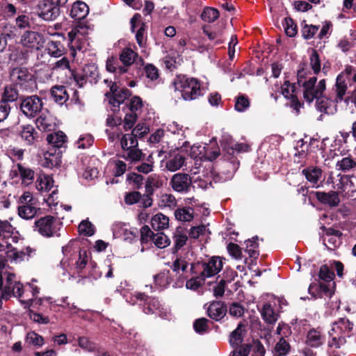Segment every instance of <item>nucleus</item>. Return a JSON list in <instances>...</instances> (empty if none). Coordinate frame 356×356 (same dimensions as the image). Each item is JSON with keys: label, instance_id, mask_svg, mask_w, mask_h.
Returning <instances> with one entry per match:
<instances>
[{"label": "nucleus", "instance_id": "nucleus-47", "mask_svg": "<svg viewBox=\"0 0 356 356\" xmlns=\"http://www.w3.org/2000/svg\"><path fill=\"white\" fill-rule=\"evenodd\" d=\"M218 17V10L211 7L205 8L201 15L202 19L208 23H212L215 22Z\"/></svg>", "mask_w": 356, "mask_h": 356}, {"label": "nucleus", "instance_id": "nucleus-1", "mask_svg": "<svg viewBox=\"0 0 356 356\" xmlns=\"http://www.w3.org/2000/svg\"><path fill=\"white\" fill-rule=\"evenodd\" d=\"M346 79L356 83V70L352 66H347L343 72L339 74L333 88L334 98L321 96L316 100V109L322 113L332 115L337 111V103L341 102L347 90Z\"/></svg>", "mask_w": 356, "mask_h": 356}, {"label": "nucleus", "instance_id": "nucleus-50", "mask_svg": "<svg viewBox=\"0 0 356 356\" xmlns=\"http://www.w3.org/2000/svg\"><path fill=\"white\" fill-rule=\"evenodd\" d=\"M257 237H254L252 239L245 241V251L248 252L250 257L257 258L259 255L257 250L258 243L257 242Z\"/></svg>", "mask_w": 356, "mask_h": 356}, {"label": "nucleus", "instance_id": "nucleus-44", "mask_svg": "<svg viewBox=\"0 0 356 356\" xmlns=\"http://www.w3.org/2000/svg\"><path fill=\"white\" fill-rule=\"evenodd\" d=\"M66 136L62 131L55 132L47 136V140L49 144L60 147L65 142Z\"/></svg>", "mask_w": 356, "mask_h": 356}, {"label": "nucleus", "instance_id": "nucleus-29", "mask_svg": "<svg viewBox=\"0 0 356 356\" xmlns=\"http://www.w3.org/2000/svg\"><path fill=\"white\" fill-rule=\"evenodd\" d=\"M324 341V337L321 332L317 329L310 330L306 337V343L313 348L320 346Z\"/></svg>", "mask_w": 356, "mask_h": 356}, {"label": "nucleus", "instance_id": "nucleus-16", "mask_svg": "<svg viewBox=\"0 0 356 356\" xmlns=\"http://www.w3.org/2000/svg\"><path fill=\"white\" fill-rule=\"evenodd\" d=\"M281 92L285 98L291 99V107H292L298 114L301 107V104L298 99V91L296 84L291 83L289 81H285L282 86Z\"/></svg>", "mask_w": 356, "mask_h": 356}, {"label": "nucleus", "instance_id": "nucleus-46", "mask_svg": "<svg viewBox=\"0 0 356 356\" xmlns=\"http://www.w3.org/2000/svg\"><path fill=\"white\" fill-rule=\"evenodd\" d=\"M175 216L178 220L191 221L193 218V209L190 207L178 209L175 211Z\"/></svg>", "mask_w": 356, "mask_h": 356}, {"label": "nucleus", "instance_id": "nucleus-38", "mask_svg": "<svg viewBox=\"0 0 356 356\" xmlns=\"http://www.w3.org/2000/svg\"><path fill=\"white\" fill-rule=\"evenodd\" d=\"M23 184L28 186L32 183L34 178V172L21 164L17 165Z\"/></svg>", "mask_w": 356, "mask_h": 356}, {"label": "nucleus", "instance_id": "nucleus-48", "mask_svg": "<svg viewBox=\"0 0 356 356\" xmlns=\"http://www.w3.org/2000/svg\"><path fill=\"white\" fill-rule=\"evenodd\" d=\"M26 341L28 344L32 345L37 348L42 347L44 343L43 337L35 332L27 333Z\"/></svg>", "mask_w": 356, "mask_h": 356}, {"label": "nucleus", "instance_id": "nucleus-10", "mask_svg": "<svg viewBox=\"0 0 356 356\" xmlns=\"http://www.w3.org/2000/svg\"><path fill=\"white\" fill-rule=\"evenodd\" d=\"M201 275L204 278L211 277L217 275L223 267L222 260L219 257H213L207 261L197 264Z\"/></svg>", "mask_w": 356, "mask_h": 356}, {"label": "nucleus", "instance_id": "nucleus-55", "mask_svg": "<svg viewBox=\"0 0 356 356\" xmlns=\"http://www.w3.org/2000/svg\"><path fill=\"white\" fill-rule=\"evenodd\" d=\"M17 92L16 89L12 86H7L4 88L3 93L2 101L8 104V102H12L17 99Z\"/></svg>", "mask_w": 356, "mask_h": 356}, {"label": "nucleus", "instance_id": "nucleus-30", "mask_svg": "<svg viewBox=\"0 0 356 356\" xmlns=\"http://www.w3.org/2000/svg\"><path fill=\"white\" fill-rule=\"evenodd\" d=\"M188 263L182 257H179L175 259L172 265V270L179 276L181 282H183L188 276L186 275L187 273Z\"/></svg>", "mask_w": 356, "mask_h": 356}, {"label": "nucleus", "instance_id": "nucleus-54", "mask_svg": "<svg viewBox=\"0 0 356 356\" xmlns=\"http://www.w3.org/2000/svg\"><path fill=\"white\" fill-rule=\"evenodd\" d=\"M121 146L124 150L131 147H136L138 146V140L131 133L127 134L121 138Z\"/></svg>", "mask_w": 356, "mask_h": 356}, {"label": "nucleus", "instance_id": "nucleus-4", "mask_svg": "<svg viewBox=\"0 0 356 356\" xmlns=\"http://www.w3.org/2000/svg\"><path fill=\"white\" fill-rule=\"evenodd\" d=\"M173 85L175 90L179 91L186 101L194 100L202 95L200 84L196 79L182 75L177 76Z\"/></svg>", "mask_w": 356, "mask_h": 356}, {"label": "nucleus", "instance_id": "nucleus-22", "mask_svg": "<svg viewBox=\"0 0 356 356\" xmlns=\"http://www.w3.org/2000/svg\"><path fill=\"white\" fill-rule=\"evenodd\" d=\"M35 124L40 130L43 131H50L55 127L54 120L47 111L42 112L36 119Z\"/></svg>", "mask_w": 356, "mask_h": 356}, {"label": "nucleus", "instance_id": "nucleus-45", "mask_svg": "<svg viewBox=\"0 0 356 356\" xmlns=\"http://www.w3.org/2000/svg\"><path fill=\"white\" fill-rule=\"evenodd\" d=\"M289 343L283 337H280L275 346L273 356H284L289 353Z\"/></svg>", "mask_w": 356, "mask_h": 356}, {"label": "nucleus", "instance_id": "nucleus-56", "mask_svg": "<svg viewBox=\"0 0 356 356\" xmlns=\"http://www.w3.org/2000/svg\"><path fill=\"white\" fill-rule=\"evenodd\" d=\"M169 271H163L154 277V283L159 287H165L170 283Z\"/></svg>", "mask_w": 356, "mask_h": 356}, {"label": "nucleus", "instance_id": "nucleus-35", "mask_svg": "<svg viewBox=\"0 0 356 356\" xmlns=\"http://www.w3.org/2000/svg\"><path fill=\"white\" fill-rule=\"evenodd\" d=\"M309 293L314 298H322L323 295L330 297L332 291L327 284H321L319 287L310 284L308 289Z\"/></svg>", "mask_w": 356, "mask_h": 356}, {"label": "nucleus", "instance_id": "nucleus-11", "mask_svg": "<svg viewBox=\"0 0 356 356\" xmlns=\"http://www.w3.org/2000/svg\"><path fill=\"white\" fill-rule=\"evenodd\" d=\"M192 182L193 178L188 174L178 172L172 176L170 185L175 191L186 193L191 190Z\"/></svg>", "mask_w": 356, "mask_h": 356}, {"label": "nucleus", "instance_id": "nucleus-20", "mask_svg": "<svg viewBox=\"0 0 356 356\" xmlns=\"http://www.w3.org/2000/svg\"><path fill=\"white\" fill-rule=\"evenodd\" d=\"M220 154L219 149L216 148L215 150L211 151L209 149V147L206 149L205 146H202L198 144L193 145L191 148V155L193 157L200 156L205 157L209 161H212L217 158Z\"/></svg>", "mask_w": 356, "mask_h": 356}, {"label": "nucleus", "instance_id": "nucleus-7", "mask_svg": "<svg viewBox=\"0 0 356 356\" xmlns=\"http://www.w3.org/2000/svg\"><path fill=\"white\" fill-rule=\"evenodd\" d=\"M13 81L25 91L31 92L36 88L33 74L25 67L14 68L10 74Z\"/></svg>", "mask_w": 356, "mask_h": 356}, {"label": "nucleus", "instance_id": "nucleus-49", "mask_svg": "<svg viewBox=\"0 0 356 356\" xmlns=\"http://www.w3.org/2000/svg\"><path fill=\"white\" fill-rule=\"evenodd\" d=\"M188 236L181 228H177L174 234L175 246L177 249L182 248L186 243Z\"/></svg>", "mask_w": 356, "mask_h": 356}, {"label": "nucleus", "instance_id": "nucleus-8", "mask_svg": "<svg viewBox=\"0 0 356 356\" xmlns=\"http://www.w3.org/2000/svg\"><path fill=\"white\" fill-rule=\"evenodd\" d=\"M19 44L29 51L40 50L45 44L43 33L35 31H25L20 36Z\"/></svg>", "mask_w": 356, "mask_h": 356}, {"label": "nucleus", "instance_id": "nucleus-27", "mask_svg": "<svg viewBox=\"0 0 356 356\" xmlns=\"http://www.w3.org/2000/svg\"><path fill=\"white\" fill-rule=\"evenodd\" d=\"M89 13L88 5L82 1H76L72 7L70 15L75 20L84 19Z\"/></svg>", "mask_w": 356, "mask_h": 356}, {"label": "nucleus", "instance_id": "nucleus-39", "mask_svg": "<svg viewBox=\"0 0 356 356\" xmlns=\"http://www.w3.org/2000/svg\"><path fill=\"white\" fill-rule=\"evenodd\" d=\"M13 226L8 220H0V242L4 243L8 238H13L14 236H11L13 232Z\"/></svg>", "mask_w": 356, "mask_h": 356}, {"label": "nucleus", "instance_id": "nucleus-52", "mask_svg": "<svg viewBox=\"0 0 356 356\" xmlns=\"http://www.w3.org/2000/svg\"><path fill=\"white\" fill-rule=\"evenodd\" d=\"M356 166V162L350 157H344L337 161L336 167L337 170L346 172Z\"/></svg>", "mask_w": 356, "mask_h": 356}, {"label": "nucleus", "instance_id": "nucleus-13", "mask_svg": "<svg viewBox=\"0 0 356 356\" xmlns=\"http://www.w3.org/2000/svg\"><path fill=\"white\" fill-rule=\"evenodd\" d=\"M42 99L36 95L27 97L21 103L22 111L29 118L35 116L38 113L42 111Z\"/></svg>", "mask_w": 356, "mask_h": 356}, {"label": "nucleus", "instance_id": "nucleus-43", "mask_svg": "<svg viewBox=\"0 0 356 356\" xmlns=\"http://www.w3.org/2000/svg\"><path fill=\"white\" fill-rule=\"evenodd\" d=\"M244 332V327L241 324H239L238 327L234 330L230 336L229 342L232 347L238 346L243 341V333Z\"/></svg>", "mask_w": 356, "mask_h": 356}, {"label": "nucleus", "instance_id": "nucleus-34", "mask_svg": "<svg viewBox=\"0 0 356 356\" xmlns=\"http://www.w3.org/2000/svg\"><path fill=\"white\" fill-rule=\"evenodd\" d=\"M151 225L155 230H163L169 226V218L163 213H157L151 218Z\"/></svg>", "mask_w": 356, "mask_h": 356}, {"label": "nucleus", "instance_id": "nucleus-12", "mask_svg": "<svg viewBox=\"0 0 356 356\" xmlns=\"http://www.w3.org/2000/svg\"><path fill=\"white\" fill-rule=\"evenodd\" d=\"M280 300L278 298L270 297V299L264 304L261 309V314L262 318L269 324L275 323L279 316L278 314V305Z\"/></svg>", "mask_w": 356, "mask_h": 356}, {"label": "nucleus", "instance_id": "nucleus-23", "mask_svg": "<svg viewBox=\"0 0 356 356\" xmlns=\"http://www.w3.org/2000/svg\"><path fill=\"white\" fill-rule=\"evenodd\" d=\"M184 165L186 157L181 154H170L165 162V167L170 172H176Z\"/></svg>", "mask_w": 356, "mask_h": 356}, {"label": "nucleus", "instance_id": "nucleus-2", "mask_svg": "<svg viewBox=\"0 0 356 356\" xmlns=\"http://www.w3.org/2000/svg\"><path fill=\"white\" fill-rule=\"evenodd\" d=\"M13 296L22 297V284L16 280L14 273L6 264L4 259H0V307L2 298L8 299Z\"/></svg>", "mask_w": 356, "mask_h": 356}, {"label": "nucleus", "instance_id": "nucleus-9", "mask_svg": "<svg viewBox=\"0 0 356 356\" xmlns=\"http://www.w3.org/2000/svg\"><path fill=\"white\" fill-rule=\"evenodd\" d=\"M129 95V91L127 89L119 90L115 83L111 85L110 92L106 93L111 109L113 113L119 111L120 104H122Z\"/></svg>", "mask_w": 356, "mask_h": 356}, {"label": "nucleus", "instance_id": "nucleus-26", "mask_svg": "<svg viewBox=\"0 0 356 356\" xmlns=\"http://www.w3.org/2000/svg\"><path fill=\"white\" fill-rule=\"evenodd\" d=\"M119 58L123 66L127 70L129 66L133 65L138 60H141L138 54L129 47L124 48L122 50Z\"/></svg>", "mask_w": 356, "mask_h": 356}, {"label": "nucleus", "instance_id": "nucleus-60", "mask_svg": "<svg viewBox=\"0 0 356 356\" xmlns=\"http://www.w3.org/2000/svg\"><path fill=\"white\" fill-rule=\"evenodd\" d=\"M79 232L84 236H90L94 234L95 229L92 224L88 220H82L79 225Z\"/></svg>", "mask_w": 356, "mask_h": 356}, {"label": "nucleus", "instance_id": "nucleus-62", "mask_svg": "<svg viewBox=\"0 0 356 356\" xmlns=\"http://www.w3.org/2000/svg\"><path fill=\"white\" fill-rule=\"evenodd\" d=\"M286 34L289 37H293L297 33L296 26L291 18H285L283 24Z\"/></svg>", "mask_w": 356, "mask_h": 356}, {"label": "nucleus", "instance_id": "nucleus-41", "mask_svg": "<svg viewBox=\"0 0 356 356\" xmlns=\"http://www.w3.org/2000/svg\"><path fill=\"white\" fill-rule=\"evenodd\" d=\"M20 299V302L22 305H24V307L25 308L30 307H35L36 305H42V302L43 300H49L50 298H29L28 294H24V289H22V297L19 298Z\"/></svg>", "mask_w": 356, "mask_h": 356}, {"label": "nucleus", "instance_id": "nucleus-59", "mask_svg": "<svg viewBox=\"0 0 356 356\" xmlns=\"http://www.w3.org/2000/svg\"><path fill=\"white\" fill-rule=\"evenodd\" d=\"M122 156L131 161H137L141 159L142 152L136 147H131L124 150Z\"/></svg>", "mask_w": 356, "mask_h": 356}, {"label": "nucleus", "instance_id": "nucleus-57", "mask_svg": "<svg viewBox=\"0 0 356 356\" xmlns=\"http://www.w3.org/2000/svg\"><path fill=\"white\" fill-rule=\"evenodd\" d=\"M16 25L20 29L30 28L33 25V20L31 15H21L16 19Z\"/></svg>", "mask_w": 356, "mask_h": 356}, {"label": "nucleus", "instance_id": "nucleus-51", "mask_svg": "<svg viewBox=\"0 0 356 356\" xmlns=\"http://www.w3.org/2000/svg\"><path fill=\"white\" fill-rule=\"evenodd\" d=\"M144 301L145 302L144 312L147 314L155 313L160 308L159 301L154 298L145 297Z\"/></svg>", "mask_w": 356, "mask_h": 356}, {"label": "nucleus", "instance_id": "nucleus-33", "mask_svg": "<svg viewBox=\"0 0 356 356\" xmlns=\"http://www.w3.org/2000/svg\"><path fill=\"white\" fill-rule=\"evenodd\" d=\"M36 188L41 192H49L54 188V180L49 175H40L36 180Z\"/></svg>", "mask_w": 356, "mask_h": 356}, {"label": "nucleus", "instance_id": "nucleus-28", "mask_svg": "<svg viewBox=\"0 0 356 356\" xmlns=\"http://www.w3.org/2000/svg\"><path fill=\"white\" fill-rule=\"evenodd\" d=\"M39 210L37 207V204H29L19 205L17 208V212L19 216L24 220H31L33 218Z\"/></svg>", "mask_w": 356, "mask_h": 356}, {"label": "nucleus", "instance_id": "nucleus-24", "mask_svg": "<svg viewBox=\"0 0 356 356\" xmlns=\"http://www.w3.org/2000/svg\"><path fill=\"white\" fill-rule=\"evenodd\" d=\"M18 132L22 140L29 145H33L38 138L37 131L31 124L21 125Z\"/></svg>", "mask_w": 356, "mask_h": 356}, {"label": "nucleus", "instance_id": "nucleus-32", "mask_svg": "<svg viewBox=\"0 0 356 356\" xmlns=\"http://www.w3.org/2000/svg\"><path fill=\"white\" fill-rule=\"evenodd\" d=\"M51 96L53 100L58 104H63L68 99L66 89L63 86H55L51 88Z\"/></svg>", "mask_w": 356, "mask_h": 356}, {"label": "nucleus", "instance_id": "nucleus-63", "mask_svg": "<svg viewBox=\"0 0 356 356\" xmlns=\"http://www.w3.org/2000/svg\"><path fill=\"white\" fill-rule=\"evenodd\" d=\"M143 105L142 99L139 97H132L129 104H127V109L130 113H136L139 111Z\"/></svg>", "mask_w": 356, "mask_h": 356}, {"label": "nucleus", "instance_id": "nucleus-36", "mask_svg": "<svg viewBox=\"0 0 356 356\" xmlns=\"http://www.w3.org/2000/svg\"><path fill=\"white\" fill-rule=\"evenodd\" d=\"M317 198L323 203L327 204L331 207H335L339 202V197L337 193H317Z\"/></svg>", "mask_w": 356, "mask_h": 356}, {"label": "nucleus", "instance_id": "nucleus-19", "mask_svg": "<svg viewBox=\"0 0 356 356\" xmlns=\"http://www.w3.org/2000/svg\"><path fill=\"white\" fill-rule=\"evenodd\" d=\"M88 33V27L79 24L68 33V38L73 48L81 49L79 42Z\"/></svg>", "mask_w": 356, "mask_h": 356}, {"label": "nucleus", "instance_id": "nucleus-40", "mask_svg": "<svg viewBox=\"0 0 356 356\" xmlns=\"http://www.w3.org/2000/svg\"><path fill=\"white\" fill-rule=\"evenodd\" d=\"M47 50L51 56L58 58L63 55L64 47L60 42L51 40L47 44Z\"/></svg>", "mask_w": 356, "mask_h": 356}, {"label": "nucleus", "instance_id": "nucleus-31", "mask_svg": "<svg viewBox=\"0 0 356 356\" xmlns=\"http://www.w3.org/2000/svg\"><path fill=\"white\" fill-rule=\"evenodd\" d=\"M60 163L61 156L59 152L58 153H53L48 151L44 154V161L42 163L44 167L51 169L59 166Z\"/></svg>", "mask_w": 356, "mask_h": 356}, {"label": "nucleus", "instance_id": "nucleus-61", "mask_svg": "<svg viewBox=\"0 0 356 356\" xmlns=\"http://www.w3.org/2000/svg\"><path fill=\"white\" fill-rule=\"evenodd\" d=\"M204 280L205 279L200 273L199 276L188 280L186 283V286L188 289L195 291L203 284Z\"/></svg>", "mask_w": 356, "mask_h": 356}, {"label": "nucleus", "instance_id": "nucleus-64", "mask_svg": "<svg viewBox=\"0 0 356 356\" xmlns=\"http://www.w3.org/2000/svg\"><path fill=\"white\" fill-rule=\"evenodd\" d=\"M250 106L249 100L244 96L238 97L235 103V109L238 112H244Z\"/></svg>", "mask_w": 356, "mask_h": 356}, {"label": "nucleus", "instance_id": "nucleus-5", "mask_svg": "<svg viewBox=\"0 0 356 356\" xmlns=\"http://www.w3.org/2000/svg\"><path fill=\"white\" fill-rule=\"evenodd\" d=\"M353 328V323L348 318H341L332 324L329 332L331 339L328 342L330 347L339 348L345 342V337H350Z\"/></svg>", "mask_w": 356, "mask_h": 356}, {"label": "nucleus", "instance_id": "nucleus-58", "mask_svg": "<svg viewBox=\"0 0 356 356\" xmlns=\"http://www.w3.org/2000/svg\"><path fill=\"white\" fill-rule=\"evenodd\" d=\"M77 343L84 351L91 353L95 350V344L86 337H79Z\"/></svg>", "mask_w": 356, "mask_h": 356}, {"label": "nucleus", "instance_id": "nucleus-14", "mask_svg": "<svg viewBox=\"0 0 356 356\" xmlns=\"http://www.w3.org/2000/svg\"><path fill=\"white\" fill-rule=\"evenodd\" d=\"M74 259H74L69 258H64L62 259L60 265L64 271L68 272L69 274L71 273L73 274L75 273H79L87 264L88 259L86 252L85 251L83 252H79V259L75 260L74 262Z\"/></svg>", "mask_w": 356, "mask_h": 356}, {"label": "nucleus", "instance_id": "nucleus-21", "mask_svg": "<svg viewBox=\"0 0 356 356\" xmlns=\"http://www.w3.org/2000/svg\"><path fill=\"white\" fill-rule=\"evenodd\" d=\"M307 180L314 188H318L322 182V170L318 167H309L302 171Z\"/></svg>", "mask_w": 356, "mask_h": 356}, {"label": "nucleus", "instance_id": "nucleus-53", "mask_svg": "<svg viewBox=\"0 0 356 356\" xmlns=\"http://www.w3.org/2000/svg\"><path fill=\"white\" fill-rule=\"evenodd\" d=\"M152 241L159 248H164L170 243L169 238L162 232L156 233L153 235Z\"/></svg>", "mask_w": 356, "mask_h": 356}, {"label": "nucleus", "instance_id": "nucleus-42", "mask_svg": "<svg viewBox=\"0 0 356 356\" xmlns=\"http://www.w3.org/2000/svg\"><path fill=\"white\" fill-rule=\"evenodd\" d=\"M82 74L88 80V82H96L98 77L97 67L95 64L86 65L83 69Z\"/></svg>", "mask_w": 356, "mask_h": 356}, {"label": "nucleus", "instance_id": "nucleus-6", "mask_svg": "<svg viewBox=\"0 0 356 356\" xmlns=\"http://www.w3.org/2000/svg\"><path fill=\"white\" fill-rule=\"evenodd\" d=\"M35 231L44 237H54L59 236L62 223L51 216L40 218L34 223Z\"/></svg>", "mask_w": 356, "mask_h": 356}, {"label": "nucleus", "instance_id": "nucleus-37", "mask_svg": "<svg viewBox=\"0 0 356 356\" xmlns=\"http://www.w3.org/2000/svg\"><path fill=\"white\" fill-rule=\"evenodd\" d=\"M106 70L115 74L122 75L127 72V69L123 65H120L115 58H110L106 61Z\"/></svg>", "mask_w": 356, "mask_h": 356}, {"label": "nucleus", "instance_id": "nucleus-25", "mask_svg": "<svg viewBox=\"0 0 356 356\" xmlns=\"http://www.w3.org/2000/svg\"><path fill=\"white\" fill-rule=\"evenodd\" d=\"M207 313L210 318L219 321L225 316L227 307L222 302H213L209 306Z\"/></svg>", "mask_w": 356, "mask_h": 356}, {"label": "nucleus", "instance_id": "nucleus-17", "mask_svg": "<svg viewBox=\"0 0 356 356\" xmlns=\"http://www.w3.org/2000/svg\"><path fill=\"white\" fill-rule=\"evenodd\" d=\"M12 242L17 243L16 237L8 238L3 243L0 242V252H3L11 261L19 262L24 259L25 254L13 247Z\"/></svg>", "mask_w": 356, "mask_h": 356}, {"label": "nucleus", "instance_id": "nucleus-15", "mask_svg": "<svg viewBox=\"0 0 356 356\" xmlns=\"http://www.w3.org/2000/svg\"><path fill=\"white\" fill-rule=\"evenodd\" d=\"M60 15V9L48 0L38 4V16L45 21H54Z\"/></svg>", "mask_w": 356, "mask_h": 356}, {"label": "nucleus", "instance_id": "nucleus-3", "mask_svg": "<svg viewBox=\"0 0 356 356\" xmlns=\"http://www.w3.org/2000/svg\"><path fill=\"white\" fill-rule=\"evenodd\" d=\"M303 76L304 71L299 70L297 74V83L299 86H302L304 99L309 104L314 99H318L323 95L325 90V81L322 79L317 82V79L315 76L310 77L307 81H304Z\"/></svg>", "mask_w": 356, "mask_h": 356}, {"label": "nucleus", "instance_id": "nucleus-18", "mask_svg": "<svg viewBox=\"0 0 356 356\" xmlns=\"http://www.w3.org/2000/svg\"><path fill=\"white\" fill-rule=\"evenodd\" d=\"M341 235L338 230L328 229L322 237L323 243L328 250H334L340 245Z\"/></svg>", "mask_w": 356, "mask_h": 356}]
</instances>
